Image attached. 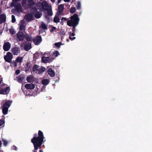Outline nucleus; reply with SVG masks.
Listing matches in <instances>:
<instances>
[{
    "mask_svg": "<svg viewBox=\"0 0 152 152\" xmlns=\"http://www.w3.org/2000/svg\"><path fill=\"white\" fill-rule=\"evenodd\" d=\"M38 136L37 137V134H34V137L31 139V142L33 144L34 149L33 152H37V150L38 148H40L41 145L44 142L45 138L43 133L40 130H39L38 133Z\"/></svg>",
    "mask_w": 152,
    "mask_h": 152,
    "instance_id": "nucleus-1",
    "label": "nucleus"
},
{
    "mask_svg": "<svg viewBox=\"0 0 152 152\" xmlns=\"http://www.w3.org/2000/svg\"><path fill=\"white\" fill-rule=\"evenodd\" d=\"M70 20L67 22V24L69 26H72V31L74 33L75 32V27L79 24L80 18L78 17V15L76 14H74L73 15L70 17Z\"/></svg>",
    "mask_w": 152,
    "mask_h": 152,
    "instance_id": "nucleus-2",
    "label": "nucleus"
},
{
    "mask_svg": "<svg viewBox=\"0 0 152 152\" xmlns=\"http://www.w3.org/2000/svg\"><path fill=\"white\" fill-rule=\"evenodd\" d=\"M10 88L9 87H6V84H3L0 85V94H6L9 93Z\"/></svg>",
    "mask_w": 152,
    "mask_h": 152,
    "instance_id": "nucleus-3",
    "label": "nucleus"
},
{
    "mask_svg": "<svg viewBox=\"0 0 152 152\" xmlns=\"http://www.w3.org/2000/svg\"><path fill=\"white\" fill-rule=\"evenodd\" d=\"M12 103V101L8 100L5 102L2 107V112L3 114L5 115L7 113L8 108Z\"/></svg>",
    "mask_w": 152,
    "mask_h": 152,
    "instance_id": "nucleus-4",
    "label": "nucleus"
},
{
    "mask_svg": "<svg viewBox=\"0 0 152 152\" xmlns=\"http://www.w3.org/2000/svg\"><path fill=\"white\" fill-rule=\"evenodd\" d=\"M42 39L40 36L37 35L33 39V41L35 45H39L42 41Z\"/></svg>",
    "mask_w": 152,
    "mask_h": 152,
    "instance_id": "nucleus-5",
    "label": "nucleus"
},
{
    "mask_svg": "<svg viewBox=\"0 0 152 152\" xmlns=\"http://www.w3.org/2000/svg\"><path fill=\"white\" fill-rule=\"evenodd\" d=\"M4 58L5 61L11 63L13 58V55L11 52H8L7 53L6 55L4 56Z\"/></svg>",
    "mask_w": 152,
    "mask_h": 152,
    "instance_id": "nucleus-6",
    "label": "nucleus"
},
{
    "mask_svg": "<svg viewBox=\"0 0 152 152\" xmlns=\"http://www.w3.org/2000/svg\"><path fill=\"white\" fill-rule=\"evenodd\" d=\"M17 37L18 41L23 42L25 38V36L23 33L19 31L17 33Z\"/></svg>",
    "mask_w": 152,
    "mask_h": 152,
    "instance_id": "nucleus-7",
    "label": "nucleus"
},
{
    "mask_svg": "<svg viewBox=\"0 0 152 152\" xmlns=\"http://www.w3.org/2000/svg\"><path fill=\"white\" fill-rule=\"evenodd\" d=\"M58 11L56 13V15H62V13L64 9V6L63 4H61L58 6Z\"/></svg>",
    "mask_w": 152,
    "mask_h": 152,
    "instance_id": "nucleus-8",
    "label": "nucleus"
},
{
    "mask_svg": "<svg viewBox=\"0 0 152 152\" xmlns=\"http://www.w3.org/2000/svg\"><path fill=\"white\" fill-rule=\"evenodd\" d=\"M11 52L15 55H18L20 52V48L18 47H15L11 49Z\"/></svg>",
    "mask_w": 152,
    "mask_h": 152,
    "instance_id": "nucleus-9",
    "label": "nucleus"
},
{
    "mask_svg": "<svg viewBox=\"0 0 152 152\" xmlns=\"http://www.w3.org/2000/svg\"><path fill=\"white\" fill-rule=\"evenodd\" d=\"M11 47V44L8 42H5L4 43L3 48L4 50L5 51H9Z\"/></svg>",
    "mask_w": 152,
    "mask_h": 152,
    "instance_id": "nucleus-10",
    "label": "nucleus"
},
{
    "mask_svg": "<svg viewBox=\"0 0 152 152\" xmlns=\"http://www.w3.org/2000/svg\"><path fill=\"white\" fill-rule=\"evenodd\" d=\"M14 7L16 9L17 12H23V10L22 9L21 5L20 3H18L15 4Z\"/></svg>",
    "mask_w": 152,
    "mask_h": 152,
    "instance_id": "nucleus-11",
    "label": "nucleus"
},
{
    "mask_svg": "<svg viewBox=\"0 0 152 152\" xmlns=\"http://www.w3.org/2000/svg\"><path fill=\"white\" fill-rule=\"evenodd\" d=\"M6 20V16L5 14L3 13L0 15V24L5 22Z\"/></svg>",
    "mask_w": 152,
    "mask_h": 152,
    "instance_id": "nucleus-12",
    "label": "nucleus"
},
{
    "mask_svg": "<svg viewBox=\"0 0 152 152\" xmlns=\"http://www.w3.org/2000/svg\"><path fill=\"white\" fill-rule=\"evenodd\" d=\"M42 61L44 63H49L52 61V59H51L49 57L43 56L42 58Z\"/></svg>",
    "mask_w": 152,
    "mask_h": 152,
    "instance_id": "nucleus-13",
    "label": "nucleus"
},
{
    "mask_svg": "<svg viewBox=\"0 0 152 152\" xmlns=\"http://www.w3.org/2000/svg\"><path fill=\"white\" fill-rule=\"evenodd\" d=\"M25 16H26V19L28 21H32L33 20V15L31 13L26 15Z\"/></svg>",
    "mask_w": 152,
    "mask_h": 152,
    "instance_id": "nucleus-14",
    "label": "nucleus"
},
{
    "mask_svg": "<svg viewBox=\"0 0 152 152\" xmlns=\"http://www.w3.org/2000/svg\"><path fill=\"white\" fill-rule=\"evenodd\" d=\"M25 87L27 89H33L35 88V85L32 83L26 84L25 85Z\"/></svg>",
    "mask_w": 152,
    "mask_h": 152,
    "instance_id": "nucleus-15",
    "label": "nucleus"
},
{
    "mask_svg": "<svg viewBox=\"0 0 152 152\" xmlns=\"http://www.w3.org/2000/svg\"><path fill=\"white\" fill-rule=\"evenodd\" d=\"M48 72L49 75L51 77H54L55 76L54 71L51 68H49L48 70Z\"/></svg>",
    "mask_w": 152,
    "mask_h": 152,
    "instance_id": "nucleus-16",
    "label": "nucleus"
},
{
    "mask_svg": "<svg viewBox=\"0 0 152 152\" xmlns=\"http://www.w3.org/2000/svg\"><path fill=\"white\" fill-rule=\"evenodd\" d=\"M32 64H31L30 62L27 63L26 64V69L25 70L26 71H29L31 70Z\"/></svg>",
    "mask_w": 152,
    "mask_h": 152,
    "instance_id": "nucleus-17",
    "label": "nucleus"
},
{
    "mask_svg": "<svg viewBox=\"0 0 152 152\" xmlns=\"http://www.w3.org/2000/svg\"><path fill=\"white\" fill-rule=\"evenodd\" d=\"M25 38L27 41L29 42L33 41L32 37L31 34H26L25 37Z\"/></svg>",
    "mask_w": 152,
    "mask_h": 152,
    "instance_id": "nucleus-18",
    "label": "nucleus"
},
{
    "mask_svg": "<svg viewBox=\"0 0 152 152\" xmlns=\"http://www.w3.org/2000/svg\"><path fill=\"white\" fill-rule=\"evenodd\" d=\"M38 74H41L45 72V68L44 66H41V68L38 69Z\"/></svg>",
    "mask_w": 152,
    "mask_h": 152,
    "instance_id": "nucleus-19",
    "label": "nucleus"
},
{
    "mask_svg": "<svg viewBox=\"0 0 152 152\" xmlns=\"http://www.w3.org/2000/svg\"><path fill=\"white\" fill-rule=\"evenodd\" d=\"M25 22L24 21L22 20L20 26V30L21 31L25 29V25H24Z\"/></svg>",
    "mask_w": 152,
    "mask_h": 152,
    "instance_id": "nucleus-20",
    "label": "nucleus"
},
{
    "mask_svg": "<svg viewBox=\"0 0 152 152\" xmlns=\"http://www.w3.org/2000/svg\"><path fill=\"white\" fill-rule=\"evenodd\" d=\"M31 43L26 44L24 45V50L26 51H28L31 48Z\"/></svg>",
    "mask_w": 152,
    "mask_h": 152,
    "instance_id": "nucleus-21",
    "label": "nucleus"
},
{
    "mask_svg": "<svg viewBox=\"0 0 152 152\" xmlns=\"http://www.w3.org/2000/svg\"><path fill=\"white\" fill-rule=\"evenodd\" d=\"M37 11V9L36 7H34L32 8L31 10V14L34 15L36 12Z\"/></svg>",
    "mask_w": 152,
    "mask_h": 152,
    "instance_id": "nucleus-22",
    "label": "nucleus"
},
{
    "mask_svg": "<svg viewBox=\"0 0 152 152\" xmlns=\"http://www.w3.org/2000/svg\"><path fill=\"white\" fill-rule=\"evenodd\" d=\"M39 66L37 64H34L33 68V72L34 73H37L38 71V67Z\"/></svg>",
    "mask_w": 152,
    "mask_h": 152,
    "instance_id": "nucleus-23",
    "label": "nucleus"
},
{
    "mask_svg": "<svg viewBox=\"0 0 152 152\" xmlns=\"http://www.w3.org/2000/svg\"><path fill=\"white\" fill-rule=\"evenodd\" d=\"M42 14L41 12L37 11L34 15L36 19H39V18L41 17Z\"/></svg>",
    "mask_w": 152,
    "mask_h": 152,
    "instance_id": "nucleus-24",
    "label": "nucleus"
},
{
    "mask_svg": "<svg viewBox=\"0 0 152 152\" xmlns=\"http://www.w3.org/2000/svg\"><path fill=\"white\" fill-rule=\"evenodd\" d=\"M59 15H56L53 19V22L56 23H58L60 22V18L58 17Z\"/></svg>",
    "mask_w": 152,
    "mask_h": 152,
    "instance_id": "nucleus-25",
    "label": "nucleus"
},
{
    "mask_svg": "<svg viewBox=\"0 0 152 152\" xmlns=\"http://www.w3.org/2000/svg\"><path fill=\"white\" fill-rule=\"evenodd\" d=\"M24 77L23 75H20L19 76V77L18 79V81L19 83H21L24 79Z\"/></svg>",
    "mask_w": 152,
    "mask_h": 152,
    "instance_id": "nucleus-26",
    "label": "nucleus"
},
{
    "mask_svg": "<svg viewBox=\"0 0 152 152\" xmlns=\"http://www.w3.org/2000/svg\"><path fill=\"white\" fill-rule=\"evenodd\" d=\"M23 61V57H18L16 58V61L18 63H21Z\"/></svg>",
    "mask_w": 152,
    "mask_h": 152,
    "instance_id": "nucleus-27",
    "label": "nucleus"
},
{
    "mask_svg": "<svg viewBox=\"0 0 152 152\" xmlns=\"http://www.w3.org/2000/svg\"><path fill=\"white\" fill-rule=\"evenodd\" d=\"M49 82V81L48 79H44L42 81V84L45 85H48Z\"/></svg>",
    "mask_w": 152,
    "mask_h": 152,
    "instance_id": "nucleus-28",
    "label": "nucleus"
},
{
    "mask_svg": "<svg viewBox=\"0 0 152 152\" xmlns=\"http://www.w3.org/2000/svg\"><path fill=\"white\" fill-rule=\"evenodd\" d=\"M76 7L77 10H79L81 8V4L80 1H78Z\"/></svg>",
    "mask_w": 152,
    "mask_h": 152,
    "instance_id": "nucleus-29",
    "label": "nucleus"
},
{
    "mask_svg": "<svg viewBox=\"0 0 152 152\" xmlns=\"http://www.w3.org/2000/svg\"><path fill=\"white\" fill-rule=\"evenodd\" d=\"M48 5V4L46 2L44 4L43 3L42 4V7L44 10H47Z\"/></svg>",
    "mask_w": 152,
    "mask_h": 152,
    "instance_id": "nucleus-30",
    "label": "nucleus"
},
{
    "mask_svg": "<svg viewBox=\"0 0 152 152\" xmlns=\"http://www.w3.org/2000/svg\"><path fill=\"white\" fill-rule=\"evenodd\" d=\"M41 26L42 27L44 30L47 29H48L47 26L45 24L43 23H42L41 25Z\"/></svg>",
    "mask_w": 152,
    "mask_h": 152,
    "instance_id": "nucleus-31",
    "label": "nucleus"
},
{
    "mask_svg": "<svg viewBox=\"0 0 152 152\" xmlns=\"http://www.w3.org/2000/svg\"><path fill=\"white\" fill-rule=\"evenodd\" d=\"M62 45V44L61 42H58L57 43H55V46L58 48H60V47L61 45Z\"/></svg>",
    "mask_w": 152,
    "mask_h": 152,
    "instance_id": "nucleus-32",
    "label": "nucleus"
},
{
    "mask_svg": "<svg viewBox=\"0 0 152 152\" xmlns=\"http://www.w3.org/2000/svg\"><path fill=\"white\" fill-rule=\"evenodd\" d=\"M75 7H72L70 9V12L71 13L73 14L75 12Z\"/></svg>",
    "mask_w": 152,
    "mask_h": 152,
    "instance_id": "nucleus-33",
    "label": "nucleus"
},
{
    "mask_svg": "<svg viewBox=\"0 0 152 152\" xmlns=\"http://www.w3.org/2000/svg\"><path fill=\"white\" fill-rule=\"evenodd\" d=\"M16 22V18L15 17L14 15H12V23H14Z\"/></svg>",
    "mask_w": 152,
    "mask_h": 152,
    "instance_id": "nucleus-34",
    "label": "nucleus"
},
{
    "mask_svg": "<svg viewBox=\"0 0 152 152\" xmlns=\"http://www.w3.org/2000/svg\"><path fill=\"white\" fill-rule=\"evenodd\" d=\"M48 15V16H52L53 15V12L51 10H49L47 11Z\"/></svg>",
    "mask_w": 152,
    "mask_h": 152,
    "instance_id": "nucleus-35",
    "label": "nucleus"
},
{
    "mask_svg": "<svg viewBox=\"0 0 152 152\" xmlns=\"http://www.w3.org/2000/svg\"><path fill=\"white\" fill-rule=\"evenodd\" d=\"M26 80L28 82L31 83V82L32 80L30 76H28L26 77Z\"/></svg>",
    "mask_w": 152,
    "mask_h": 152,
    "instance_id": "nucleus-36",
    "label": "nucleus"
},
{
    "mask_svg": "<svg viewBox=\"0 0 152 152\" xmlns=\"http://www.w3.org/2000/svg\"><path fill=\"white\" fill-rule=\"evenodd\" d=\"M2 141L3 142V144L5 146H6L7 144H8V142L6 140H4V139H2Z\"/></svg>",
    "mask_w": 152,
    "mask_h": 152,
    "instance_id": "nucleus-37",
    "label": "nucleus"
},
{
    "mask_svg": "<svg viewBox=\"0 0 152 152\" xmlns=\"http://www.w3.org/2000/svg\"><path fill=\"white\" fill-rule=\"evenodd\" d=\"M53 54L56 57L57 56L59 55V54L58 52V51H55V52L53 53Z\"/></svg>",
    "mask_w": 152,
    "mask_h": 152,
    "instance_id": "nucleus-38",
    "label": "nucleus"
},
{
    "mask_svg": "<svg viewBox=\"0 0 152 152\" xmlns=\"http://www.w3.org/2000/svg\"><path fill=\"white\" fill-rule=\"evenodd\" d=\"M5 123V121L3 119L0 120V126H1L3 124Z\"/></svg>",
    "mask_w": 152,
    "mask_h": 152,
    "instance_id": "nucleus-39",
    "label": "nucleus"
},
{
    "mask_svg": "<svg viewBox=\"0 0 152 152\" xmlns=\"http://www.w3.org/2000/svg\"><path fill=\"white\" fill-rule=\"evenodd\" d=\"M56 29V28L54 26H52V29L50 30V31L51 32H52L54 31V30H55Z\"/></svg>",
    "mask_w": 152,
    "mask_h": 152,
    "instance_id": "nucleus-40",
    "label": "nucleus"
},
{
    "mask_svg": "<svg viewBox=\"0 0 152 152\" xmlns=\"http://www.w3.org/2000/svg\"><path fill=\"white\" fill-rule=\"evenodd\" d=\"M60 34L61 35H64L65 34V32H64V31L61 30L60 32Z\"/></svg>",
    "mask_w": 152,
    "mask_h": 152,
    "instance_id": "nucleus-41",
    "label": "nucleus"
},
{
    "mask_svg": "<svg viewBox=\"0 0 152 152\" xmlns=\"http://www.w3.org/2000/svg\"><path fill=\"white\" fill-rule=\"evenodd\" d=\"M10 32L11 34H14L15 33V31L13 30H10Z\"/></svg>",
    "mask_w": 152,
    "mask_h": 152,
    "instance_id": "nucleus-42",
    "label": "nucleus"
},
{
    "mask_svg": "<svg viewBox=\"0 0 152 152\" xmlns=\"http://www.w3.org/2000/svg\"><path fill=\"white\" fill-rule=\"evenodd\" d=\"M12 149H14V150H15L16 151H17V147L15 146V145H13L12 147Z\"/></svg>",
    "mask_w": 152,
    "mask_h": 152,
    "instance_id": "nucleus-43",
    "label": "nucleus"
},
{
    "mask_svg": "<svg viewBox=\"0 0 152 152\" xmlns=\"http://www.w3.org/2000/svg\"><path fill=\"white\" fill-rule=\"evenodd\" d=\"M75 35V33L72 32V33L71 32H69V36H74Z\"/></svg>",
    "mask_w": 152,
    "mask_h": 152,
    "instance_id": "nucleus-44",
    "label": "nucleus"
},
{
    "mask_svg": "<svg viewBox=\"0 0 152 152\" xmlns=\"http://www.w3.org/2000/svg\"><path fill=\"white\" fill-rule=\"evenodd\" d=\"M20 71L18 69L15 71V74L16 75H18L20 74Z\"/></svg>",
    "mask_w": 152,
    "mask_h": 152,
    "instance_id": "nucleus-45",
    "label": "nucleus"
},
{
    "mask_svg": "<svg viewBox=\"0 0 152 152\" xmlns=\"http://www.w3.org/2000/svg\"><path fill=\"white\" fill-rule=\"evenodd\" d=\"M69 39L72 40H73L75 39V37H72V36H69Z\"/></svg>",
    "mask_w": 152,
    "mask_h": 152,
    "instance_id": "nucleus-46",
    "label": "nucleus"
},
{
    "mask_svg": "<svg viewBox=\"0 0 152 152\" xmlns=\"http://www.w3.org/2000/svg\"><path fill=\"white\" fill-rule=\"evenodd\" d=\"M67 19L65 17H62V18L61 19V20L62 21L64 20V21H66V20Z\"/></svg>",
    "mask_w": 152,
    "mask_h": 152,
    "instance_id": "nucleus-47",
    "label": "nucleus"
},
{
    "mask_svg": "<svg viewBox=\"0 0 152 152\" xmlns=\"http://www.w3.org/2000/svg\"><path fill=\"white\" fill-rule=\"evenodd\" d=\"M20 0H17V1H20ZM23 0L24 1L22 3V4H26V0Z\"/></svg>",
    "mask_w": 152,
    "mask_h": 152,
    "instance_id": "nucleus-48",
    "label": "nucleus"
},
{
    "mask_svg": "<svg viewBox=\"0 0 152 152\" xmlns=\"http://www.w3.org/2000/svg\"><path fill=\"white\" fill-rule=\"evenodd\" d=\"M70 0H64V1L65 2H68Z\"/></svg>",
    "mask_w": 152,
    "mask_h": 152,
    "instance_id": "nucleus-49",
    "label": "nucleus"
},
{
    "mask_svg": "<svg viewBox=\"0 0 152 152\" xmlns=\"http://www.w3.org/2000/svg\"><path fill=\"white\" fill-rule=\"evenodd\" d=\"M2 145V142L0 140V147H1V146Z\"/></svg>",
    "mask_w": 152,
    "mask_h": 152,
    "instance_id": "nucleus-50",
    "label": "nucleus"
},
{
    "mask_svg": "<svg viewBox=\"0 0 152 152\" xmlns=\"http://www.w3.org/2000/svg\"><path fill=\"white\" fill-rule=\"evenodd\" d=\"M61 0H58V3H59L61 2Z\"/></svg>",
    "mask_w": 152,
    "mask_h": 152,
    "instance_id": "nucleus-51",
    "label": "nucleus"
},
{
    "mask_svg": "<svg viewBox=\"0 0 152 152\" xmlns=\"http://www.w3.org/2000/svg\"><path fill=\"white\" fill-rule=\"evenodd\" d=\"M39 152H43L42 150H40L39 151Z\"/></svg>",
    "mask_w": 152,
    "mask_h": 152,
    "instance_id": "nucleus-52",
    "label": "nucleus"
},
{
    "mask_svg": "<svg viewBox=\"0 0 152 152\" xmlns=\"http://www.w3.org/2000/svg\"><path fill=\"white\" fill-rule=\"evenodd\" d=\"M0 152H4L0 150Z\"/></svg>",
    "mask_w": 152,
    "mask_h": 152,
    "instance_id": "nucleus-53",
    "label": "nucleus"
},
{
    "mask_svg": "<svg viewBox=\"0 0 152 152\" xmlns=\"http://www.w3.org/2000/svg\"><path fill=\"white\" fill-rule=\"evenodd\" d=\"M28 1H31L32 0H28Z\"/></svg>",
    "mask_w": 152,
    "mask_h": 152,
    "instance_id": "nucleus-54",
    "label": "nucleus"
},
{
    "mask_svg": "<svg viewBox=\"0 0 152 152\" xmlns=\"http://www.w3.org/2000/svg\"><path fill=\"white\" fill-rule=\"evenodd\" d=\"M16 65V64H15V66Z\"/></svg>",
    "mask_w": 152,
    "mask_h": 152,
    "instance_id": "nucleus-55",
    "label": "nucleus"
},
{
    "mask_svg": "<svg viewBox=\"0 0 152 152\" xmlns=\"http://www.w3.org/2000/svg\"><path fill=\"white\" fill-rule=\"evenodd\" d=\"M1 82L0 81V84H1Z\"/></svg>",
    "mask_w": 152,
    "mask_h": 152,
    "instance_id": "nucleus-56",
    "label": "nucleus"
},
{
    "mask_svg": "<svg viewBox=\"0 0 152 152\" xmlns=\"http://www.w3.org/2000/svg\"><path fill=\"white\" fill-rule=\"evenodd\" d=\"M0 11H1V9H0Z\"/></svg>",
    "mask_w": 152,
    "mask_h": 152,
    "instance_id": "nucleus-57",
    "label": "nucleus"
},
{
    "mask_svg": "<svg viewBox=\"0 0 152 152\" xmlns=\"http://www.w3.org/2000/svg\"><path fill=\"white\" fill-rule=\"evenodd\" d=\"M41 1H42V0H41Z\"/></svg>",
    "mask_w": 152,
    "mask_h": 152,
    "instance_id": "nucleus-58",
    "label": "nucleus"
}]
</instances>
